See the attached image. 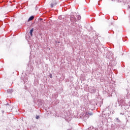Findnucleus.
<instances>
[{
  "mask_svg": "<svg viewBox=\"0 0 130 130\" xmlns=\"http://www.w3.org/2000/svg\"><path fill=\"white\" fill-rule=\"evenodd\" d=\"M88 115H93V114H92V113H88Z\"/></svg>",
  "mask_w": 130,
  "mask_h": 130,
  "instance_id": "nucleus-8",
  "label": "nucleus"
},
{
  "mask_svg": "<svg viewBox=\"0 0 130 130\" xmlns=\"http://www.w3.org/2000/svg\"><path fill=\"white\" fill-rule=\"evenodd\" d=\"M110 63L112 67H114L116 64V61L115 60H111Z\"/></svg>",
  "mask_w": 130,
  "mask_h": 130,
  "instance_id": "nucleus-2",
  "label": "nucleus"
},
{
  "mask_svg": "<svg viewBox=\"0 0 130 130\" xmlns=\"http://www.w3.org/2000/svg\"><path fill=\"white\" fill-rule=\"evenodd\" d=\"M33 31H34V30L33 28H32L30 31V36H33V35L32 34L33 33Z\"/></svg>",
  "mask_w": 130,
  "mask_h": 130,
  "instance_id": "nucleus-5",
  "label": "nucleus"
},
{
  "mask_svg": "<svg viewBox=\"0 0 130 130\" xmlns=\"http://www.w3.org/2000/svg\"><path fill=\"white\" fill-rule=\"evenodd\" d=\"M50 77L52 78V74H50Z\"/></svg>",
  "mask_w": 130,
  "mask_h": 130,
  "instance_id": "nucleus-7",
  "label": "nucleus"
},
{
  "mask_svg": "<svg viewBox=\"0 0 130 130\" xmlns=\"http://www.w3.org/2000/svg\"><path fill=\"white\" fill-rule=\"evenodd\" d=\"M70 20L71 22H77V19H76V18L75 17V16L74 15H72L71 16Z\"/></svg>",
  "mask_w": 130,
  "mask_h": 130,
  "instance_id": "nucleus-1",
  "label": "nucleus"
},
{
  "mask_svg": "<svg viewBox=\"0 0 130 130\" xmlns=\"http://www.w3.org/2000/svg\"><path fill=\"white\" fill-rule=\"evenodd\" d=\"M54 6H56V2L53 1L51 4V8H53Z\"/></svg>",
  "mask_w": 130,
  "mask_h": 130,
  "instance_id": "nucleus-3",
  "label": "nucleus"
},
{
  "mask_svg": "<svg viewBox=\"0 0 130 130\" xmlns=\"http://www.w3.org/2000/svg\"><path fill=\"white\" fill-rule=\"evenodd\" d=\"M33 19H34V17L33 16H31V17H30L28 20V21L29 22V21H32V20H33Z\"/></svg>",
  "mask_w": 130,
  "mask_h": 130,
  "instance_id": "nucleus-4",
  "label": "nucleus"
},
{
  "mask_svg": "<svg viewBox=\"0 0 130 130\" xmlns=\"http://www.w3.org/2000/svg\"><path fill=\"white\" fill-rule=\"evenodd\" d=\"M39 117H40L39 116H37L36 118V119H39Z\"/></svg>",
  "mask_w": 130,
  "mask_h": 130,
  "instance_id": "nucleus-6",
  "label": "nucleus"
}]
</instances>
